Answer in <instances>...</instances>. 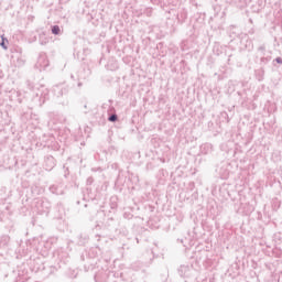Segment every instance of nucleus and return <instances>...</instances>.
I'll return each mask as SVG.
<instances>
[{
  "label": "nucleus",
  "mask_w": 282,
  "mask_h": 282,
  "mask_svg": "<svg viewBox=\"0 0 282 282\" xmlns=\"http://www.w3.org/2000/svg\"><path fill=\"white\" fill-rule=\"evenodd\" d=\"M214 17L210 18L209 25L212 30L221 32L226 25V11L221 7H214Z\"/></svg>",
  "instance_id": "f257e3e1"
},
{
  "label": "nucleus",
  "mask_w": 282,
  "mask_h": 282,
  "mask_svg": "<svg viewBox=\"0 0 282 282\" xmlns=\"http://www.w3.org/2000/svg\"><path fill=\"white\" fill-rule=\"evenodd\" d=\"M26 85H28L29 89L36 88L34 83H32L30 80H26ZM36 89H37V91L33 96L32 102H33L34 107H43V105H45V100H47L50 95L47 93V89L43 86H42V89H39V88H36Z\"/></svg>",
  "instance_id": "f03ea898"
},
{
  "label": "nucleus",
  "mask_w": 282,
  "mask_h": 282,
  "mask_svg": "<svg viewBox=\"0 0 282 282\" xmlns=\"http://www.w3.org/2000/svg\"><path fill=\"white\" fill-rule=\"evenodd\" d=\"M177 272L185 282H199V280H197V276H199V272L195 270L193 265L182 264L178 268Z\"/></svg>",
  "instance_id": "7ed1b4c3"
},
{
  "label": "nucleus",
  "mask_w": 282,
  "mask_h": 282,
  "mask_svg": "<svg viewBox=\"0 0 282 282\" xmlns=\"http://www.w3.org/2000/svg\"><path fill=\"white\" fill-rule=\"evenodd\" d=\"M113 276L115 279H121V281H127V278H124V273L122 272H113V271H99L95 274L94 279L96 282H107L109 281V278Z\"/></svg>",
  "instance_id": "20e7f679"
},
{
  "label": "nucleus",
  "mask_w": 282,
  "mask_h": 282,
  "mask_svg": "<svg viewBox=\"0 0 282 282\" xmlns=\"http://www.w3.org/2000/svg\"><path fill=\"white\" fill-rule=\"evenodd\" d=\"M35 208L39 215H50V208H52V203L47 198H37L35 202Z\"/></svg>",
  "instance_id": "39448f33"
},
{
  "label": "nucleus",
  "mask_w": 282,
  "mask_h": 282,
  "mask_svg": "<svg viewBox=\"0 0 282 282\" xmlns=\"http://www.w3.org/2000/svg\"><path fill=\"white\" fill-rule=\"evenodd\" d=\"M58 259H59V262H57L56 264L46 265V270H44V274H47V276H50V274H55L56 272H58V270H61V268H63V265H65V263H67V260H62L63 256L58 254Z\"/></svg>",
  "instance_id": "423d86ee"
},
{
  "label": "nucleus",
  "mask_w": 282,
  "mask_h": 282,
  "mask_svg": "<svg viewBox=\"0 0 282 282\" xmlns=\"http://www.w3.org/2000/svg\"><path fill=\"white\" fill-rule=\"evenodd\" d=\"M80 261H83L85 272H89L96 267V259L90 258L87 253L80 256Z\"/></svg>",
  "instance_id": "0eeeda50"
},
{
  "label": "nucleus",
  "mask_w": 282,
  "mask_h": 282,
  "mask_svg": "<svg viewBox=\"0 0 282 282\" xmlns=\"http://www.w3.org/2000/svg\"><path fill=\"white\" fill-rule=\"evenodd\" d=\"M53 94L56 98H63L69 94V86L66 84H58L53 87Z\"/></svg>",
  "instance_id": "6e6552de"
},
{
  "label": "nucleus",
  "mask_w": 282,
  "mask_h": 282,
  "mask_svg": "<svg viewBox=\"0 0 282 282\" xmlns=\"http://www.w3.org/2000/svg\"><path fill=\"white\" fill-rule=\"evenodd\" d=\"M56 167V159L50 154L44 156L45 171H53Z\"/></svg>",
  "instance_id": "1a4fd4ad"
},
{
  "label": "nucleus",
  "mask_w": 282,
  "mask_h": 282,
  "mask_svg": "<svg viewBox=\"0 0 282 282\" xmlns=\"http://www.w3.org/2000/svg\"><path fill=\"white\" fill-rule=\"evenodd\" d=\"M216 173L220 175L221 180L228 178V175L230 174L228 171V164L221 163L220 166L216 167Z\"/></svg>",
  "instance_id": "9d476101"
},
{
  "label": "nucleus",
  "mask_w": 282,
  "mask_h": 282,
  "mask_svg": "<svg viewBox=\"0 0 282 282\" xmlns=\"http://www.w3.org/2000/svg\"><path fill=\"white\" fill-rule=\"evenodd\" d=\"M225 1L230 6H236V8H246V6H250V3H252V0H225Z\"/></svg>",
  "instance_id": "9b49d317"
},
{
  "label": "nucleus",
  "mask_w": 282,
  "mask_h": 282,
  "mask_svg": "<svg viewBox=\"0 0 282 282\" xmlns=\"http://www.w3.org/2000/svg\"><path fill=\"white\" fill-rule=\"evenodd\" d=\"M228 33L230 39L235 41V39H239V36H241V29L237 25H230L228 29Z\"/></svg>",
  "instance_id": "f8f14e48"
},
{
  "label": "nucleus",
  "mask_w": 282,
  "mask_h": 282,
  "mask_svg": "<svg viewBox=\"0 0 282 282\" xmlns=\"http://www.w3.org/2000/svg\"><path fill=\"white\" fill-rule=\"evenodd\" d=\"M34 268L37 271L44 272V270H47V265L45 264V261H43V258L37 257L33 260Z\"/></svg>",
  "instance_id": "ddd939ff"
},
{
  "label": "nucleus",
  "mask_w": 282,
  "mask_h": 282,
  "mask_svg": "<svg viewBox=\"0 0 282 282\" xmlns=\"http://www.w3.org/2000/svg\"><path fill=\"white\" fill-rule=\"evenodd\" d=\"M153 259H150L149 262H137L133 264V270H141V272H147V268L151 265Z\"/></svg>",
  "instance_id": "4468645a"
},
{
  "label": "nucleus",
  "mask_w": 282,
  "mask_h": 282,
  "mask_svg": "<svg viewBox=\"0 0 282 282\" xmlns=\"http://www.w3.org/2000/svg\"><path fill=\"white\" fill-rule=\"evenodd\" d=\"M108 122H118V115L116 113L115 107L108 109Z\"/></svg>",
  "instance_id": "2eb2a0df"
},
{
  "label": "nucleus",
  "mask_w": 282,
  "mask_h": 282,
  "mask_svg": "<svg viewBox=\"0 0 282 282\" xmlns=\"http://www.w3.org/2000/svg\"><path fill=\"white\" fill-rule=\"evenodd\" d=\"M200 153H203V155H208L209 153H213V145L210 143L202 144Z\"/></svg>",
  "instance_id": "dca6fc26"
},
{
  "label": "nucleus",
  "mask_w": 282,
  "mask_h": 282,
  "mask_svg": "<svg viewBox=\"0 0 282 282\" xmlns=\"http://www.w3.org/2000/svg\"><path fill=\"white\" fill-rule=\"evenodd\" d=\"M264 76H265V69L263 67H260L254 70V77L257 78V80H259V83L263 80Z\"/></svg>",
  "instance_id": "f3484780"
},
{
  "label": "nucleus",
  "mask_w": 282,
  "mask_h": 282,
  "mask_svg": "<svg viewBox=\"0 0 282 282\" xmlns=\"http://www.w3.org/2000/svg\"><path fill=\"white\" fill-rule=\"evenodd\" d=\"M39 43L40 45H45L46 43H50V40H47V37L45 36V32L40 33Z\"/></svg>",
  "instance_id": "a211bd4d"
},
{
  "label": "nucleus",
  "mask_w": 282,
  "mask_h": 282,
  "mask_svg": "<svg viewBox=\"0 0 282 282\" xmlns=\"http://www.w3.org/2000/svg\"><path fill=\"white\" fill-rule=\"evenodd\" d=\"M78 239H79V241H78L79 246H85V243H87V241H89V236L80 234Z\"/></svg>",
  "instance_id": "6ab92c4d"
},
{
  "label": "nucleus",
  "mask_w": 282,
  "mask_h": 282,
  "mask_svg": "<svg viewBox=\"0 0 282 282\" xmlns=\"http://www.w3.org/2000/svg\"><path fill=\"white\" fill-rule=\"evenodd\" d=\"M51 32L54 36H58V34H61V26L58 24L52 25Z\"/></svg>",
  "instance_id": "aec40b11"
},
{
  "label": "nucleus",
  "mask_w": 282,
  "mask_h": 282,
  "mask_svg": "<svg viewBox=\"0 0 282 282\" xmlns=\"http://www.w3.org/2000/svg\"><path fill=\"white\" fill-rule=\"evenodd\" d=\"M270 61H272V56H267L262 55V57L260 58V65L263 67V65H268V63H270Z\"/></svg>",
  "instance_id": "412c9836"
},
{
  "label": "nucleus",
  "mask_w": 282,
  "mask_h": 282,
  "mask_svg": "<svg viewBox=\"0 0 282 282\" xmlns=\"http://www.w3.org/2000/svg\"><path fill=\"white\" fill-rule=\"evenodd\" d=\"M273 241H275V243H281L282 242V234L281 232L274 234Z\"/></svg>",
  "instance_id": "4be33fe9"
},
{
  "label": "nucleus",
  "mask_w": 282,
  "mask_h": 282,
  "mask_svg": "<svg viewBox=\"0 0 282 282\" xmlns=\"http://www.w3.org/2000/svg\"><path fill=\"white\" fill-rule=\"evenodd\" d=\"M188 238H178L177 243H182L184 248H188Z\"/></svg>",
  "instance_id": "5701e85b"
},
{
  "label": "nucleus",
  "mask_w": 282,
  "mask_h": 282,
  "mask_svg": "<svg viewBox=\"0 0 282 282\" xmlns=\"http://www.w3.org/2000/svg\"><path fill=\"white\" fill-rule=\"evenodd\" d=\"M8 39L2 37L1 42H0V47H2V50H8Z\"/></svg>",
  "instance_id": "b1692460"
},
{
  "label": "nucleus",
  "mask_w": 282,
  "mask_h": 282,
  "mask_svg": "<svg viewBox=\"0 0 282 282\" xmlns=\"http://www.w3.org/2000/svg\"><path fill=\"white\" fill-rule=\"evenodd\" d=\"M50 192L53 193V195H58V186L51 185L50 186Z\"/></svg>",
  "instance_id": "393cba45"
},
{
  "label": "nucleus",
  "mask_w": 282,
  "mask_h": 282,
  "mask_svg": "<svg viewBox=\"0 0 282 282\" xmlns=\"http://www.w3.org/2000/svg\"><path fill=\"white\" fill-rule=\"evenodd\" d=\"M258 52L262 55L265 56V44H262L261 46L258 47Z\"/></svg>",
  "instance_id": "a878e982"
},
{
  "label": "nucleus",
  "mask_w": 282,
  "mask_h": 282,
  "mask_svg": "<svg viewBox=\"0 0 282 282\" xmlns=\"http://www.w3.org/2000/svg\"><path fill=\"white\" fill-rule=\"evenodd\" d=\"M17 63L18 67H23V65H25V59H23V57H18Z\"/></svg>",
  "instance_id": "bb28decb"
},
{
  "label": "nucleus",
  "mask_w": 282,
  "mask_h": 282,
  "mask_svg": "<svg viewBox=\"0 0 282 282\" xmlns=\"http://www.w3.org/2000/svg\"><path fill=\"white\" fill-rule=\"evenodd\" d=\"M94 182H95L94 178L91 176H89L86 181V184H87V186H91V184H94Z\"/></svg>",
  "instance_id": "cd10ccee"
},
{
  "label": "nucleus",
  "mask_w": 282,
  "mask_h": 282,
  "mask_svg": "<svg viewBox=\"0 0 282 282\" xmlns=\"http://www.w3.org/2000/svg\"><path fill=\"white\" fill-rule=\"evenodd\" d=\"M188 191H195V182H189Z\"/></svg>",
  "instance_id": "c85d7f7f"
},
{
  "label": "nucleus",
  "mask_w": 282,
  "mask_h": 282,
  "mask_svg": "<svg viewBox=\"0 0 282 282\" xmlns=\"http://www.w3.org/2000/svg\"><path fill=\"white\" fill-rule=\"evenodd\" d=\"M162 279H163V281H167V279H169V271H165L163 274H162Z\"/></svg>",
  "instance_id": "c756f323"
},
{
  "label": "nucleus",
  "mask_w": 282,
  "mask_h": 282,
  "mask_svg": "<svg viewBox=\"0 0 282 282\" xmlns=\"http://www.w3.org/2000/svg\"><path fill=\"white\" fill-rule=\"evenodd\" d=\"M273 63H278V65H282V57H276L273 59Z\"/></svg>",
  "instance_id": "7c9ffc66"
},
{
  "label": "nucleus",
  "mask_w": 282,
  "mask_h": 282,
  "mask_svg": "<svg viewBox=\"0 0 282 282\" xmlns=\"http://www.w3.org/2000/svg\"><path fill=\"white\" fill-rule=\"evenodd\" d=\"M82 78H87V76H83V70L78 72V79L82 80Z\"/></svg>",
  "instance_id": "2f4dec72"
},
{
  "label": "nucleus",
  "mask_w": 282,
  "mask_h": 282,
  "mask_svg": "<svg viewBox=\"0 0 282 282\" xmlns=\"http://www.w3.org/2000/svg\"><path fill=\"white\" fill-rule=\"evenodd\" d=\"M36 252H39L40 254H42V259H44L45 254H47L46 251H39V249H36Z\"/></svg>",
  "instance_id": "473e14b6"
},
{
  "label": "nucleus",
  "mask_w": 282,
  "mask_h": 282,
  "mask_svg": "<svg viewBox=\"0 0 282 282\" xmlns=\"http://www.w3.org/2000/svg\"><path fill=\"white\" fill-rule=\"evenodd\" d=\"M53 147H54V151H58V149H61V147L58 145V143H54Z\"/></svg>",
  "instance_id": "72a5a7b5"
},
{
  "label": "nucleus",
  "mask_w": 282,
  "mask_h": 282,
  "mask_svg": "<svg viewBox=\"0 0 282 282\" xmlns=\"http://www.w3.org/2000/svg\"><path fill=\"white\" fill-rule=\"evenodd\" d=\"M259 8H263V0H258Z\"/></svg>",
  "instance_id": "f704fd0d"
},
{
  "label": "nucleus",
  "mask_w": 282,
  "mask_h": 282,
  "mask_svg": "<svg viewBox=\"0 0 282 282\" xmlns=\"http://www.w3.org/2000/svg\"><path fill=\"white\" fill-rule=\"evenodd\" d=\"M181 18L186 19V13L185 12L181 13Z\"/></svg>",
  "instance_id": "c9c22d12"
},
{
  "label": "nucleus",
  "mask_w": 282,
  "mask_h": 282,
  "mask_svg": "<svg viewBox=\"0 0 282 282\" xmlns=\"http://www.w3.org/2000/svg\"><path fill=\"white\" fill-rule=\"evenodd\" d=\"M77 87H83V82H78Z\"/></svg>",
  "instance_id": "e433bc0d"
},
{
  "label": "nucleus",
  "mask_w": 282,
  "mask_h": 282,
  "mask_svg": "<svg viewBox=\"0 0 282 282\" xmlns=\"http://www.w3.org/2000/svg\"><path fill=\"white\" fill-rule=\"evenodd\" d=\"M84 72H86L87 76H89V74H91V72L89 69L84 70Z\"/></svg>",
  "instance_id": "4c0bfd02"
},
{
  "label": "nucleus",
  "mask_w": 282,
  "mask_h": 282,
  "mask_svg": "<svg viewBox=\"0 0 282 282\" xmlns=\"http://www.w3.org/2000/svg\"><path fill=\"white\" fill-rule=\"evenodd\" d=\"M62 105H69V101H63Z\"/></svg>",
  "instance_id": "58836bf2"
},
{
  "label": "nucleus",
  "mask_w": 282,
  "mask_h": 282,
  "mask_svg": "<svg viewBox=\"0 0 282 282\" xmlns=\"http://www.w3.org/2000/svg\"><path fill=\"white\" fill-rule=\"evenodd\" d=\"M221 116L228 117V112H223Z\"/></svg>",
  "instance_id": "ea45409f"
},
{
  "label": "nucleus",
  "mask_w": 282,
  "mask_h": 282,
  "mask_svg": "<svg viewBox=\"0 0 282 282\" xmlns=\"http://www.w3.org/2000/svg\"><path fill=\"white\" fill-rule=\"evenodd\" d=\"M18 101L20 102V105H21V102H23V100L21 98H19Z\"/></svg>",
  "instance_id": "a19ab883"
},
{
  "label": "nucleus",
  "mask_w": 282,
  "mask_h": 282,
  "mask_svg": "<svg viewBox=\"0 0 282 282\" xmlns=\"http://www.w3.org/2000/svg\"><path fill=\"white\" fill-rule=\"evenodd\" d=\"M84 52H89V48H85Z\"/></svg>",
  "instance_id": "79ce46f5"
},
{
  "label": "nucleus",
  "mask_w": 282,
  "mask_h": 282,
  "mask_svg": "<svg viewBox=\"0 0 282 282\" xmlns=\"http://www.w3.org/2000/svg\"><path fill=\"white\" fill-rule=\"evenodd\" d=\"M137 239V243H140V239L135 238Z\"/></svg>",
  "instance_id": "37998d69"
},
{
  "label": "nucleus",
  "mask_w": 282,
  "mask_h": 282,
  "mask_svg": "<svg viewBox=\"0 0 282 282\" xmlns=\"http://www.w3.org/2000/svg\"><path fill=\"white\" fill-rule=\"evenodd\" d=\"M70 78H73V80H74V75H70Z\"/></svg>",
  "instance_id": "c03bdc74"
},
{
  "label": "nucleus",
  "mask_w": 282,
  "mask_h": 282,
  "mask_svg": "<svg viewBox=\"0 0 282 282\" xmlns=\"http://www.w3.org/2000/svg\"><path fill=\"white\" fill-rule=\"evenodd\" d=\"M110 221H113V218H109Z\"/></svg>",
  "instance_id": "a18cd8bd"
},
{
  "label": "nucleus",
  "mask_w": 282,
  "mask_h": 282,
  "mask_svg": "<svg viewBox=\"0 0 282 282\" xmlns=\"http://www.w3.org/2000/svg\"><path fill=\"white\" fill-rule=\"evenodd\" d=\"M84 107H85V109H87V105H85Z\"/></svg>",
  "instance_id": "49530a36"
},
{
  "label": "nucleus",
  "mask_w": 282,
  "mask_h": 282,
  "mask_svg": "<svg viewBox=\"0 0 282 282\" xmlns=\"http://www.w3.org/2000/svg\"><path fill=\"white\" fill-rule=\"evenodd\" d=\"M87 191H91V188H87Z\"/></svg>",
  "instance_id": "de8ad7c7"
},
{
  "label": "nucleus",
  "mask_w": 282,
  "mask_h": 282,
  "mask_svg": "<svg viewBox=\"0 0 282 282\" xmlns=\"http://www.w3.org/2000/svg\"><path fill=\"white\" fill-rule=\"evenodd\" d=\"M40 246H43V242H42V243H40Z\"/></svg>",
  "instance_id": "09e8293b"
}]
</instances>
